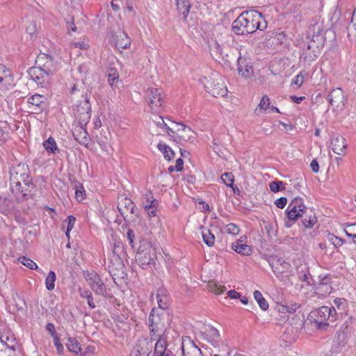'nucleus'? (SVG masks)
I'll return each mask as SVG.
<instances>
[{"label": "nucleus", "mask_w": 356, "mask_h": 356, "mask_svg": "<svg viewBox=\"0 0 356 356\" xmlns=\"http://www.w3.org/2000/svg\"><path fill=\"white\" fill-rule=\"evenodd\" d=\"M56 279V273L54 271L50 270L48 273V275L47 276V277L45 279V286H46V288L49 291H51L54 289V287H55L54 283H55Z\"/></svg>", "instance_id": "nucleus-45"}, {"label": "nucleus", "mask_w": 356, "mask_h": 356, "mask_svg": "<svg viewBox=\"0 0 356 356\" xmlns=\"http://www.w3.org/2000/svg\"><path fill=\"white\" fill-rule=\"evenodd\" d=\"M237 63L239 75L245 79L250 78L253 75V67L250 58L243 57L240 54Z\"/></svg>", "instance_id": "nucleus-16"}, {"label": "nucleus", "mask_w": 356, "mask_h": 356, "mask_svg": "<svg viewBox=\"0 0 356 356\" xmlns=\"http://www.w3.org/2000/svg\"><path fill=\"white\" fill-rule=\"evenodd\" d=\"M232 248L237 253L244 256L250 255L252 253L251 247L246 244H243L242 241H237L236 242L233 243L232 245Z\"/></svg>", "instance_id": "nucleus-26"}, {"label": "nucleus", "mask_w": 356, "mask_h": 356, "mask_svg": "<svg viewBox=\"0 0 356 356\" xmlns=\"http://www.w3.org/2000/svg\"><path fill=\"white\" fill-rule=\"evenodd\" d=\"M156 258V254L154 252L148 253L136 254V261L138 264L143 269L152 264H154V259Z\"/></svg>", "instance_id": "nucleus-22"}, {"label": "nucleus", "mask_w": 356, "mask_h": 356, "mask_svg": "<svg viewBox=\"0 0 356 356\" xmlns=\"http://www.w3.org/2000/svg\"><path fill=\"white\" fill-rule=\"evenodd\" d=\"M163 312L160 313L158 309L153 308L149 316V327L150 333L156 334L164 328V323L161 318Z\"/></svg>", "instance_id": "nucleus-15"}, {"label": "nucleus", "mask_w": 356, "mask_h": 356, "mask_svg": "<svg viewBox=\"0 0 356 356\" xmlns=\"http://www.w3.org/2000/svg\"><path fill=\"white\" fill-rule=\"evenodd\" d=\"M22 182L17 179L15 181H10V190L13 193L17 194L24 192L22 188Z\"/></svg>", "instance_id": "nucleus-53"}, {"label": "nucleus", "mask_w": 356, "mask_h": 356, "mask_svg": "<svg viewBox=\"0 0 356 356\" xmlns=\"http://www.w3.org/2000/svg\"><path fill=\"white\" fill-rule=\"evenodd\" d=\"M316 286V293L321 296H327L332 291V287L331 284H323L314 283Z\"/></svg>", "instance_id": "nucleus-39"}, {"label": "nucleus", "mask_w": 356, "mask_h": 356, "mask_svg": "<svg viewBox=\"0 0 356 356\" xmlns=\"http://www.w3.org/2000/svg\"><path fill=\"white\" fill-rule=\"evenodd\" d=\"M168 136L176 143L183 144L186 142L193 143L195 137L192 129L183 124L172 122V127H168Z\"/></svg>", "instance_id": "nucleus-5"}, {"label": "nucleus", "mask_w": 356, "mask_h": 356, "mask_svg": "<svg viewBox=\"0 0 356 356\" xmlns=\"http://www.w3.org/2000/svg\"><path fill=\"white\" fill-rule=\"evenodd\" d=\"M73 135L74 138L81 145L88 146L89 139L88 138V133L83 127H76Z\"/></svg>", "instance_id": "nucleus-25"}, {"label": "nucleus", "mask_w": 356, "mask_h": 356, "mask_svg": "<svg viewBox=\"0 0 356 356\" xmlns=\"http://www.w3.org/2000/svg\"><path fill=\"white\" fill-rule=\"evenodd\" d=\"M211 290L213 291L216 294H222L226 291L225 286H220L217 284H213V286L211 287Z\"/></svg>", "instance_id": "nucleus-64"}, {"label": "nucleus", "mask_w": 356, "mask_h": 356, "mask_svg": "<svg viewBox=\"0 0 356 356\" xmlns=\"http://www.w3.org/2000/svg\"><path fill=\"white\" fill-rule=\"evenodd\" d=\"M210 54L213 59L219 60L220 58L229 62L228 55L223 52V47L216 40L211 38L209 42Z\"/></svg>", "instance_id": "nucleus-17"}, {"label": "nucleus", "mask_w": 356, "mask_h": 356, "mask_svg": "<svg viewBox=\"0 0 356 356\" xmlns=\"http://www.w3.org/2000/svg\"><path fill=\"white\" fill-rule=\"evenodd\" d=\"M108 82L111 87L116 86L115 82L119 81V73L116 68L109 67L107 70Z\"/></svg>", "instance_id": "nucleus-38"}, {"label": "nucleus", "mask_w": 356, "mask_h": 356, "mask_svg": "<svg viewBox=\"0 0 356 356\" xmlns=\"http://www.w3.org/2000/svg\"><path fill=\"white\" fill-rule=\"evenodd\" d=\"M86 280L91 289L97 295L101 296L104 298L109 297L105 284L97 273L94 272L90 273Z\"/></svg>", "instance_id": "nucleus-11"}, {"label": "nucleus", "mask_w": 356, "mask_h": 356, "mask_svg": "<svg viewBox=\"0 0 356 356\" xmlns=\"http://www.w3.org/2000/svg\"><path fill=\"white\" fill-rule=\"evenodd\" d=\"M269 188L272 192L277 193L284 189L283 181H272L269 184Z\"/></svg>", "instance_id": "nucleus-51"}, {"label": "nucleus", "mask_w": 356, "mask_h": 356, "mask_svg": "<svg viewBox=\"0 0 356 356\" xmlns=\"http://www.w3.org/2000/svg\"><path fill=\"white\" fill-rule=\"evenodd\" d=\"M265 230L269 238L276 236L277 232V224H264V227H261L262 232Z\"/></svg>", "instance_id": "nucleus-46"}, {"label": "nucleus", "mask_w": 356, "mask_h": 356, "mask_svg": "<svg viewBox=\"0 0 356 356\" xmlns=\"http://www.w3.org/2000/svg\"><path fill=\"white\" fill-rule=\"evenodd\" d=\"M182 356H202L201 350L193 341L189 340L186 346L181 345Z\"/></svg>", "instance_id": "nucleus-23"}, {"label": "nucleus", "mask_w": 356, "mask_h": 356, "mask_svg": "<svg viewBox=\"0 0 356 356\" xmlns=\"http://www.w3.org/2000/svg\"><path fill=\"white\" fill-rule=\"evenodd\" d=\"M221 179L228 187H232L234 181V176L232 172H225L221 175Z\"/></svg>", "instance_id": "nucleus-48"}, {"label": "nucleus", "mask_w": 356, "mask_h": 356, "mask_svg": "<svg viewBox=\"0 0 356 356\" xmlns=\"http://www.w3.org/2000/svg\"><path fill=\"white\" fill-rule=\"evenodd\" d=\"M28 172V167L24 164H19L16 167H13L10 171V181H15L17 179L25 185L29 186L31 184V179Z\"/></svg>", "instance_id": "nucleus-12"}, {"label": "nucleus", "mask_w": 356, "mask_h": 356, "mask_svg": "<svg viewBox=\"0 0 356 356\" xmlns=\"http://www.w3.org/2000/svg\"><path fill=\"white\" fill-rule=\"evenodd\" d=\"M168 341L166 337L164 336V334L160 336L159 339L157 340L155 348H154V355L157 354H163L165 353V351L168 350Z\"/></svg>", "instance_id": "nucleus-28"}, {"label": "nucleus", "mask_w": 356, "mask_h": 356, "mask_svg": "<svg viewBox=\"0 0 356 356\" xmlns=\"http://www.w3.org/2000/svg\"><path fill=\"white\" fill-rule=\"evenodd\" d=\"M127 238L129 241V243L132 249L136 250V244H135V238L136 235L134 233V231L131 229H128L127 232Z\"/></svg>", "instance_id": "nucleus-56"}, {"label": "nucleus", "mask_w": 356, "mask_h": 356, "mask_svg": "<svg viewBox=\"0 0 356 356\" xmlns=\"http://www.w3.org/2000/svg\"><path fill=\"white\" fill-rule=\"evenodd\" d=\"M154 123L159 127L161 128L164 132L170 133L168 129V127H172V122L170 124H168L164 119L161 116L156 117L155 119L153 120Z\"/></svg>", "instance_id": "nucleus-44"}, {"label": "nucleus", "mask_w": 356, "mask_h": 356, "mask_svg": "<svg viewBox=\"0 0 356 356\" xmlns=\"http://www.w3.org/2000/svg\"><path fill=\"white\" fill-rule=\"evenodd\" d=\"M297 272L298 273L299 280L302 282H306L309 286L314 285V282H311L309 279L310 275L309 270L305 266H299L297 267Z\"/></svg>", "instance_id": "nucleus-33"}, {"label": "nucleus", "mask_w": 356, "mask_h": 356, "mask_svg": "<svg viewBox=\"0 0 356 356\" xmlns=\"http://www.w3.org/2000/svg\"><path fill=\"white\" fill-rule=\"evenodd\" d=\"M226 232L232 235H237L240 232V229L236 224H227Z\"/></svg>", "instance_id": "nucleus-58"}, {"label": "nucleus", "mask_w": 356, "mask_h": 356, "mask_svg": "<svg viewBox=\"0 0 356 356\" xmlns=\"http://www.w3.org/2000/svg\"><path fill=\"white\" fill-rule=\"evenodd\" d=\"M79 293L81 298L87 300L88 305L90 309H95L96 307L92 292L90 290L80 288Z\"/></svg>", "instance_id": "nucleus-36"}, {"label": "nucleus", "mask_w": 356, "mask_h": 356, "mask_svg": "<svg viewBox=\"0 0 356 356\" xmlns=\"http://www.w3.org/2000/svg\"><path fill=\"white\" fill-rule=\"evenodd\" d=\"M325 42V37L324 34L312 35L311 40L307 46L305 51V59L308 58L309 60H314L319 53V50L322 49Z\"/></svg>", "instance_id": "nucleus-9"}, {"label": "nucleus", "mask_w": 356, "mask_h": 356, "mask_svg": "<svg viewBox=\"0 0 356 356\" xmlns=\"http://www.w3.org/2000/svg\"><path fill=\"white\" fill-rule=\"evenodd\" d=\"M14 86V78L12 75L0 76V90H8Z\"/></svg>", "instance_id": "nucleus-37"}, {"label": "nucleus", "mask_w": 356, "mask_h": 356, "mask_svg": "<svg viewBox=\"0 0 356 356\" xmlns=\"http://www.w3.org/2000/svg\"><path fill=\"white\" fill-rule=\"evenodd\" d=\"M354 31H355L356 35V8H355L352 15L351 24L348 27V36H350L351 33H353Z\"/></svg>", "instance_id": "nucleus-54"}, {"label": "nucleus", "mask_w": 356, "mask_h": 356, "mask_svg": "<svg viewBox=\"0 0 356 356\" xmlns=\"http://www.w3.org/2000/svg\"><path fill=\"white\" fill-rule=\"evenodd\" d=\"M254 298L262 310L266 311L268 309V303L259 291L256 290L254 292Z\"/></svg>", "instance_id": "nucleus-43"}, {"label": "nucleus", "mask_w": 356, "mask_h": 356, "mask_svg": "<svg viewBox=\"0 0 356 356\" xmlns=\"http://www.w3.org/2000/svg\"><path fill=\"white\" fill-rule=\"evenodd\" d=\"M157 147L159 150H161L163 152L164 157L168 161H170L174 157L175 152L169 146H168L165 143H163L161 142L159 143L157 145Z\"/></svg>", "instance_id": "nucleus-42"}, {"label": "nucleus", "mask_w": 356, "mask_h": 356, "mask_svg": "<svg viewBox=\"0 0 356 356\" xmlns=\"http://www.w3.org/2000/svg\"><path fill=\"white\" fill-rule=\"evenodd\" d=\"M53 341H54V344L56 346L57 353H58V355H63L64 353V346L62 344V343L60 342L58 336L53 338Z\"/></svg>", "instance_id": "nucleus-57"}, {"label": "nucleus", "mask_w": 356, "mask_h": 356, "mask_svg": "<svg viewBox=\"0 0 356 356\" xmlns=\"http://www.w3.org/2000/svg\"><path fill=\"white\" fill-rule=\"evenodd\" d=\"M331 147L332 151L339 155L344 154L346 145L345 138L340 135H334L331 138Z\"/></svg>", "instance_id": "nucleus-20"}, {"label": "nucleus", "mask_w": 356, "mask_h": 356, "mask_svg": "<svg viewBox=\"0 0 356 356\" xmlns=\"http://www.w3.org/2000/svg\"><path fill=\"white\" fill-rule=\"evenodd\" d=\"M83 104L84 105L83 106L81 105L76 106V108L74 109L75 115L77 119L81 121V122L86 123L90 118V106L88 99H85Z\"/></svg>", "instance_id": "nucleus-19"}, {"label": "nucleus", "mask_w": 356, "mask_h": 356, "mask_svg": "<svg viewBox=\"0 0 356 356\" xmlns=\"http://www.w3.org/2000/svg\"><path fill=\"white\" fill-rule=\"evenodd\" d=\"M46 59L42 67L51 76L57 70V63L50 56H46Z\"/></svg>", "instance_id": "nucleus-32"}, {"label": "nucleus", "mask_w": 356, "mask_h": 356, "mask_svg": "<svg viewBox=\"0 0 356 356\" xmlns=\"http://www.w3.org/2000/svg\"><path fill=\"white\" fill-rule=\"evenodd\" d=\"M142 204L143 209H148L152 206V208L154 205H159V202L156 199H154L152 192H147L143 198Z\"/></svg>", "instance_id": "nucleus-34"}, {"label": "nucleus", "mask_w": 356, "mask_h": 356, "mask_svg": "<svg viewBox=\"0 0 356 356\" xmlns=\"http://www.w3.org/2000/svg\"><path fill=\"white\" fill-rule=\"evenodd\" d=\"M118 209L125 222H134L138 218V211L133 201L121 195L118 199Z\"/></svg>", "instance_id": "nucleus-4"}, {"label": "nucleus", "mask_w": 356, "mask_h": 356, "mask_svg": "<svg viewBox=\"0 0 356 356\" xmlns=\"http://www.w3.org/2000/svg\"><path fill=\"white\" fill-rule=\"evenodd\" d=\"M267 23L261 13L257 10L243 12L232 23V30L237 35H248L257 29L264 30Z\"/></svg>", "instance_id": "nucleus-1"}, {"label": "nucleus", "mask_w": 356, "mask_h": 356, "mask_svg": "<svg viewBox=\"0 0 356 356\" xmlns=\"http://www.w3.org/2000/svg\"><path fill=\"white\" fill-rule=\"evenodd\" d=\"M158 207L159 205H154V207L152 208L151 206L148 209H145L144 211L149 218L154 217L157 214Z\"/></svg>", "instance_id": "nucleus-63"}, {"label": "nucleus", "mask_w": 356, "mask_h": 356, "mask_svg": "<svg viewBox=\"0 0 356 356\" xmlns=\"http://www.w3.org/2000/svg\"><path fill=\"white\" fill-rule=\"evenodd\" d=\"M29 107L34 113H40L48 107L47 97L45 95L34 94L27 99Z\"/></svg>", "instance_id": "nucleus-13"}, {"label": "nucleus", "mask_w": 356, "mask_h": 356, "mask_svg": "<svg viewBox=\"0 0 356 356\" xmlns=\"http://www.w3.org/2000/svg\"><path fill=\"white\" fill-rule=\"evenodd\" d=\"M145 99L152 111H158L163 104V91L161 88H150L145 91Z\"/></svg>", "instance_id": "nucleus-10"}, {"label": "nucleus", "mask_w": 356, "mask_h": 356, "mask_svg": "<svg viewBox=\"0 0 356 356\" xmlns=\"http://www.w3.org/2000/svg\"><path fill=\"white\" fill-rule=\"evenodd\" d=\"M267 261L275 276L284 283L289 282V277L292 275L291 265L283 258L270 255Z\"/></svg>", "instance_id": "nucleus-3"}, {"label": "nucleus", "mask_w": 356, "mask_h": 356, "mask_svg": "<svg viewBox=\"0 0 356 356\" xmlns=\"http://www.w3.org/2000/svg\"><path fill=\"white\" fill-rule=\"evenodd\" d=\"M204 242L209 246L212 247L215 243V236L209 229H206L203 225L200 227Z\"/></svg>", "instance_id": "nucleus-29"}, {"label": "nucleus", "mask_w": 356, "mask_h": 356, "mask_svg": "<svg viewBox=\"0 0 356 356\" xmlns=\"http://www.w3.org/2000/svg\"><path fill=\"white\" fill-rule=\"evenodd\" d=\"M149 353L150 350L147 346L143 347L140 344H137L134 346L130 356H149Z\"/></svg>", "instance_id": "nucleus-40"}, {"label": "nucleus", "mask_w": 356, "mask_h": 356, "mask_svg": "<svg viewBox=\"0 0 356 356\" xmlns=\"http://www.w3.org/2000/svg\"><path fill=\"white\" fill-rule=\"evenodd\" d=\"M311 29L313 32V35H325V30L322 23H315L312 26Z\"/></svg>", "instance_id": "nucleus-55"}, {"label": "nucleus", "mask_w": 356, "mask_h": 356, "mask_svg": "<svg viewBox=\"0 0 356 356\" xmlns=\"http://www.w3.org/2000/svg\"><path fill=\"white\" fill-rule=\"evenodd\" d=\"M156 300L159 309L165 310L169 307V298L168 291L163 288L160 287L157 290Z\"/></svg>", "instance_id": "nucleus-24"}, {"label": "nucleus", "mask_w": 356, "mask_h": 356, "mask_svg": "<svg viewBox=\"0 0 356 356\" xmlns=\"http://www.w3.org/2000/svg\"><path fill=\"white\" fill-rule=\"evenodd\" d=\"M330 312L329 307L322 306L312 311L307 317V320L314 323L318 330H325L329 326L327 321H329Z\"/></svg>", "instance_id": "nucleus-7"}, {"label": "nucleus", "mask_w": 356, "mask_h": 356, "mask_svg": "<svg viewBox=\"0 0 356 356\" xmlns=\"http://www.w3.org/2000/svg\"><path fill=\"white\" fill-rule=\"evenodd\" d=\"M106 268L114 282L116 279H123L127 275L124 261L120 254H113L108 259Z\"/></svg>", "instance_id": "nucleus-8"}, {"label": "nucleus", "mask_w": 356, "mask_h": 356, "mask_svg": "<svg viewBox=\"0 0 356 356\" xmlns=\"http://www.w3.org/2000/svg\"><path fill=\"white\" fill-rule=\"evenodd\" d=\"M286 216L290 220H296L302 218V222H316V217L310 208L303 203L302 198L296 197L289 203L286 210Z\"/></svg>", "instance_id": "nucleus-2"}, {"label": "nucleus", "mask_w": 356, "mask_h": 356, "mask_svg": "<svg viewBox=\"0 0 356 356\" xmlns=\"http://www.w3.org/2000/svg\"><path fill=\"white\" fill-rule=\"evenodd\" d=\"M327 239L334 245L335 248L341 246L344 242V241L342 238L332 234H328Z\"/></svg>", "instance_id": "nucleus-52"}, {"label": "nucleus", "mask_w": 356, "mask_h": 356, "mask_svg": "<svg viewBox=\"0 0 356 356\" xmlns=\"http://www.w3.org/2000/svg\"><path fill=\"white\" fill-rule=\"evenodd\" d=\"M319 284H332V277L330 274L326 275H320L318 276Z\"/></svg>", "instance_id": "nucleus-59"}, {"label": "nucleus", "mask_w": 356, "mask_h": 356, "mask_svg": "<svg viewBox=\"0 0 356 356\" xmlns=\"http://www.w3.org/2000/svg\"><path fill=\"white\" fill-rule=\"evenodd\" d=\"M19 261L26 267L29 268V269H38V265L36 264V263L28 257H26L24 256L21 257L19 258Z\"/></svg>", "instance_id": "nucleus-47"}, {"label": "nucleus", "mask_w": 356, "mask_h": 356, "mask_svg": "<svg viewBox=\"0 0 356 356\" xmlns=\"http://www.w3.org/2000/svg\"><path fill=\"white\" fill-rule=\"evenodd\" d=\"M113 42L118 49H124L131 45V40L126 33L120 31L113 36Z\"/></svg>", "instance_id": "nucleus-21"}, {"label": "nucleus", "mask_w": 356, "mask_h": 356, "mask_svg": "<svg viewBox=\"0 0 356 356\" xmlns=\"http://www.w3.org/2000/svg\"><path fill=\"white\" fill-rule=\"evenodd\" d=\"M204 86L207 91L215 97H223L227 93L223 79L218 74H212Z\"/></svg>", "instance_id": "nucleus-6"}, {"label": "nucleus", "mask_w": 356, "mask_h": 356, "mask_svg": "<svg viewBox=\"0 0 356 356\" xmlns=\"http://www.w3.org/2000/svg\"><path fill=\"white\" fill-rule=\"evenodd\" d=\"M139 240V246L137 249L136 254L148 253L150 252H154L152 249V244L149 241H147L145 238H143L141 236H138Z\"/></svg>", "instance_id": "nucleus-30"}, {"label": "nucleus", "mask_w": 356, "mask_h": 356, "mask_svg": "<svg viewBox=\"0 0 356 356\" xmlns=\"http://www.w3.org/2000/svg\"><path fill=\"white\" fill-rule=\"evenodd\" d=\"M46 330L50 334L52 338L58 337L56 332L55 326L52 323H48L45 326Z\"/></svg>", "instance_id": "nucleus-61"}, {"label": "nucleus", "mask_w": 356, "mask_h": 356, "mask_svg": "<svg viewBox=\"0 0 356 356\" xmlns=\"http://www.w3.org/2000/svg\"><path fill=\"white\" fill-rule=\"evenodd\" d=\"M43 146L49 153L56 154V152H59L55 140L51 137H49L47 140L44 142Z\"/></svg>", "instance_id": "nucleus-41"}, {"label": "nucleus", "mask_w": 356, "mask_h": 356, "mask_svg": "<svg viewBox=\"0 0 356 356\" xmlns=\"http://www.w3.org/2000/svg\"><path fill=\"white\" fill-rule=\"evenodd\" d=\"M270 98L267 95L263 96L259 106L260 109L266 110L270 106Z\"/></svg>", "instance_id": "nucleus-60"}, {"label": "nucleus", "mask_w": 356, "mask_h": 356, "mask_svg": "<svg viewBox=\"0 0 356 356\" xmlns=\"http://www.w3.org/2000/svg\"><path fill=\"white\" fill-rule=\"evenodd\" d=\"M327 99L331 106L339 107L340 105L344 106L346 97L343 91L340 88L332 90L327 96Z\"/></svg>", "instance_id": "nucleus-18"}, {"label": "nucleus", "mask_w": 356, "mask_h": 356, "mask_svg": "<svg viewBox=\"0 0 356 356\" xmlns=\"http://www.w3.org/2000/svg\"><path fill=\"white\" fill-rule=\"evenodd\" d=\"M177 8L178 12L182 15L183 19H186L191 9V4L188 0H177Z\"/></svg>", "instance_id": "nucleus-31"}, {"label": "nucleus", "mask_w": 356, "mask_h": 356, "mask_svg": "<svg viewBox=\"0 0 356 356\" xmlns=\"http://www.w3.org/2000/svg\"><path fill=\"white\" fill-rule=\"evenodd\" d=\"M288 15L289 17L293 18L295 21L300 22L302 18L301 6L298 4L291 5Z\"/></svg>", "instance_id": "nucleus-35"}, {"label": "nucleus", "mask_w": 356, "mask_h": 356, "mask_svg": "<svg viewBox=\"0 0 356 356\" xmlns=\"http://www.w3.org/2000/svg\"><path fill=\"white\" fill-rule=\"evenodd\" d=\"M31 79L42 88L47 87L51 82V76L42 67H33L29 69Z\"/></svg>", "instance_id": "nucleus-14"}, {"label": "nucleus", "mask_w": 356, "mask_h": 356, "mask_svg": "<svg viewBox=\"0 0 356 356\" xmlns=\"http://www.w3.org/2000/svg\"><path fill=\"white\" fill-rule=\"evenodd\" d=\"M8 350L5 351L7 353V356H17L16 349L18 348V344L15 338H13L10 341V344H8Z\"/></svg>", "instance_id": "nucleus-49"}, {"label": "nucleus", "mask_w": 356, "mask_h": 356, "mask_svg": "<svg viewBox=\"0 0 356 356\" xmlns=\"http://www.w3.org/2000/svg\"><path fill=\"white\" fill-rule=\"evenodd\" d=\"M86 197V191L83 186L81 184L76 186L75 188V197L77 201L81 202L85 199Z\"/></svg>", "instance_id": "nucleus-50"}, {"label": "nucleus", "mask_w": 356, "mask_h": 356, "mask_svg": "<svg viewBox=\"0 0 356 356\" xmlns=\"http://www.w3.org/2000/svg\"><path fill=\"white\" fill-rule=\"evenodd\" d=\"M66 346L70 352H72L75 355L81 353V344L76 338L69 337L67 339V342L66 343Z\"/></svg>", "instance_id": "nucleus-27"}, {"label": "nucleus", "mask_w": 356, "mask_h": 356, "mask_svg": "<svg viewBox=\"0 0 356 356\" xmlns=\"http://www.w3.org/2000/svg\"><path fill=\"white\" fill-rule=\"evenodd\" d=\"M44 213L45 216H50L51 220H57V219L56 218L57 216V213L54 209H53L50 207H45L44 209Z\"/></svg>", "instance_id": "nucleus-62"}]
</instances>
